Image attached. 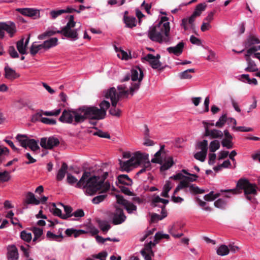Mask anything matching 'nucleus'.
Listing matches in <instances>:
<instances>
[{
  "label": "nucleus",
  "mask_w": 260,
  "mask_h": 260,
  "mask_svg": "<svg viewBox=\"0 0 260 260\" xmlns=\"http://www.w3.org/2000/svg\"><path fill=\"white\" fill-rule=\"evenodd\" d=\"M233 139H223L221 141V145L223 147H226L228 149L232 148L233 144L232 143Z\"/></svg>",
  "instance_id": "nucleus-50"
},
{
  "label": "nucleus",
  "mask_w": 260,
  "mask_h": 260,
  "mask_svg": "<svg viewBox=\"0 0 260 260\" xmlns=\"http://www.w3.org/2000/svg\"><path fill=\"white\" fill-rule=\"evenodd\" d=\"M60 143L58 138L54 137H43L40 140V146L44 149L51 150Z\"/></svg>",
  "instance_id": "nucleus-10"
},
{
  "label": "nucleus",
  "mask_w": 260,
  "mask_h": 260,
  "mask_svg": "<svg viewBox=\"0 0 260 260\" xmlns=\"http://www.w3.org/2000/svg\"><path fill=\"white\" fill-rule=\"evenodd\" d=\"M189 191L193 194H201L205 192L204 189L200 188L194 184H190L189 186Z\"/></svg>",
  "instance_id": "nucleus-39"
},
{
  "label": "nucleus",
  "mask_w": 260,
  "mask_h": 260,
  "mask_svg": "<svg viewBox=\"0 0 260 260\" xmlns=\"http://www.w3.org/2000/svg\"><path fill=\"white\" fill-rule=\"evenodd\" d=\"M100 109H99L102 114L105 116H106L107 110L110 107V104L109 102L104 100L99 105Z\"/></svg>",
  "instance_id": "nucleus-29"
},
{
  "label": "nucleus",
  "mask_w": 260,
  "mask_h": 260,
  "mask_svg": "<svg viewBox=\"0 0 260 260\" xmlns=\"http://www.w3.org/2000/svg\"><path fill=\"white\" fill-rule=\"evenodd\" d=\"M117 180L119 184L127 186H131L133 184L132 180L127 175L121 174L117 176Z\"/></svg>",
  "instance_id": "nucleus-24"
},
{
  "label": "nucleus",
  "mask_w": 260,
  "mask_h": 260,
  "mask_svg": "<svg viewBox=\"0 0 260 260\" xmlns=\"http://www.w3.org/2000/svg\"><path fill=\"white\" fill-rule=\"evenodd\" d=\"M16 139L22 147L27 148L28 140L30 139L26 135L18 134L16 137Z\"/></svg>",
  "instance_id": "nucleus-27"
},
{
  "label": "nucleus",
  "mask_w": 260,
  "mask_h": 260,
  "mask_svg": "<svg viewBox=\"0 0 260 260\" xmlns=\"http://www.w3.org/2000/svg\"><path fill=\"white\" fill-rule=\"evenodd\" d=\"M214 204L217 208H223L226 205V202L222 199H219L216 201Z\"/></svg>",
  "instance_id": "nucleus-62"
},
{
  "label": "nucleus",
  "mask_w": 260,
  "mask_h": 260,
  "mask_svg": "<svg viewBox=\"0 0 260 260\" xmlns=\"http://www.w3.org/2000/svg\"><path fill=\"white\" fill-rule=\"evenodd\" d=\"M105 97L106 99H110L111 101V107H116L117 102L119 101L117 95V91L115 87H111L107 90L105 94Z\"/></svg>",
  "instance_id": "nucleus-14"
},
{
  "label": "nucleus",
  "mask_w": 260,
  "mask_h": 260,
  "mask_svg": "<svg viewBox=\"0 0 260 260\" xmlns=\"http://www.w3.org/2000/svg\"><path fill=\"white\" fill-rule=\"evenodd\" d=\"M43 49L42 44L37 45L33 43L30 48V53L32 56H35L39 51Z\"/></svg>",
  "instance_id": "nucleus-32"
},
{
  "label": "nucleus",
  "mask_w": 260,
  "mask_h": 260,
  "mask_svg": "<svg viewBox=\"0 0 260 260\" xmlns=\"http://www.w3.org/2000/svg\"><path fill=\"white\" fill-rule=\"evenodd\" d=\"M110 217L112 218V223L114 225L121 224L126 219L123 209L119 207H116L115 211L110 214Z\"/></svg>",
  "instance_id": "nucleus-11"
},
{
  "label": "nucleus",
  "mask_w": 260,
  "mask_h": 260,
  "mask_svg": "<svg viewBox=\"0 0 260 260\" xmlns=\"http://www.w3.org/2000/svg\"><path fill=\"white\" fill-rule=\"evenodd\" d=\"M198 146L201 149V151L207 152L208 150V141L204 140L198 144Z\"/></svg>",
  "instance_id": "nucleus-51"
},
{
  "label": "nucleus",
  "mask_w": 260,
  "mask_h": 260,
  "mask_svg": "<svg viewBox=\"0 0 260 260\" xmlns=\"http://www.w3.org/2000/svg\"><path fill=\"white\" fill-rule=\"evenodd\" d=\"M5 31L9 34L10 37H13L17 32L15 23L12 21L0 22V39L4 38Z\"/></svg>",
  "instance_id": "nucleus-8"
},
{
  "label": "nucleus",
  "mask_w": 260,
  "mask_h": 260,
  "mask_svg": "<svg viewBox=\"0 0 260 260\" xmlns=\"http://www.w3.org/2000/svg\"><path fill=\"white\" fill-rule=\"evenodd\" d=\"M98 223L100 229L104 233L107 232L111 228V225L106 221L100 220Z\"/></svg>",
  "instance_id": "nucleus-40"
},
{
  "label": "nucleus",
  "mask_w": 260,
  "mask_h": 260,
  "mask_svg": "<svg viewBox=\"0 0 260 260\" xmlns=\"http://www.w3.org/2000/svg\"><path fill=\"white\" fill-rule=\"evenodd\" d=\"M257 186L255 184L251 183L248 180L245 178L240 179L236 185V187L233 189H221L220 192L231 193L233 194H239L244 191L245 198L252 202L255 201L254 196L257 194Z\"/></svg>",
  "instance_id": "nucleus-4"
},
{
  "label": "nucleus",
  "mask_w": 260,
  "mask_h": 260,
  "mask_svg": "<svg viewBox=\"0 0 260 260\" xmlns=\"http://www.w3.org/2000/svg\"><path fill=\"white\" fill-rule=\"evenodd\" d=\"M81 111L82 116L84 118V121L89 118L93 120H101L104 119L105 116L95 106H83L81 107Z\"/></svg>",
  "instance_id": "nucleus-7"
},
{
  "label": "nucleus",
  "mask_w": 260,
  "mask_h": 260,
  "mask_svg": "<svg viewBox=\"0 0 260 260\" xmlns=\"http://www.w3.org/2000/svg\"><path fill=\"white\" fill-rule=\"evenodd\" d=\"M8 52L12 58H18L19 54L16 50L15 47L11 46L9 47Z\"/></svg>",
  "instance_id": "nucleus-55"
},
{
  "label": "nucleus",
  "mask_w": 260,
  "mask_h": 260,
  "mask_svg": "<svg viewBox=\"0 0 260 260\" xmlns=\"http://www.w3.org/2000/svg\"><path fill=\"white\" fill-rule=\"evenodd\" d=\"M171 182L170 181H167L164 186V190L161 193V196L165 198H169V192L171 189L172 187L171 186Z\"/></svg>",
  "instance_id": "nucleus-35"
},
{
  "label": "nucleus",
  "mask_w": 260,
  "mask_h": 260,
  "mask_svg": "<svg viewBox=\"0 0 260 260\" xmlns=\"http://www.w3.org/2000/svg\"><path fill=\"white\" fill-rule=\"evenodd\" d=\"M174 163L173 158L172 157H170L168 158L167 160L165 161L161 165L160 169L162 171H166L170 168L173 165Z\"/></svg>",
  "instance_id": "nucleus-34"
},
{
  "label": "nucleus",
  "mask_w": 260,
  "mask_h": 260,
  "mask_svg": "<svg viewBox=\"0 0 260 260\" xmlns=\"http://www.w3.org/2000/svg\"><path fill=\"white\" fill-rule=\"evenodd\" d=\"M68 165L66 162L62 164L60 169L58 170L56 175V179L57 181H61L64 177L68 169Z\"/></svg>",
  "instance_id": "nucleus-26"
},
{
  "label": "nucleus",
  "mask_w": 260,
  "mask_h": 260,
  "mask_svg": "<svg viewBox=\"0 0 260 260\" xmlns=\"http://www.w3.org/2000/svg\"><path fill=\"white\" fill-rule=\"evenodd\" d=\"M216 253L218 255L224 256L229 253V247L224 244L221 245L217 249Z\"/></svg>",
  "instance_id": "nucleus-31"
},
{
  "label": "nucleus",
  "mask_w": 260,
  "mask_h": 260,
  "mask_svg": "<svg viewBox=\"0 0 260 260\" xmlns=\"http://www.w3.org/2000/svg\"><path fill=\"white\" fill-rule=\"evenodd\" d=\"M109 113L111 115L119 117L121 115V111L118 107H111L109 110Z\"/></svg>",
  "instance_id": "nucleus-48"
},
{
  "label": "nucleus",
  "mask_w": 260,
  "mask_h": 260,
  "mask_svg": "<svg viewBox=\"0 0 260 260\" xmlns=\"http://www.w3.org/2000/svg\"><path fill=\"white\" fill-rule=\"evenodd\" d=\"M259 43L260 40L258 38L253 35H250L245 40L244 45L245 48H248Z\"/></svg>",
  "instance_id": "nucleus-21"
},
{
  "label": "nucleus",
  "mask_w": 260,
  "mask_h": 260,
  "mask_svg": "<svg viewBox=\"0 0 260 260\" xmlns=\"http://www.w3.org/2000/svg\"><path fill=\"white\" fill-rule=\"evenodd\" d=\"M16 47L19 52L21 54H26V47L24 45V39L22 38L16 43Z\"/></svg>",
  "instance_id": "nucleus-30"
},
{
  "label": "nucleus",
  "mask_w": 260,
  "mask_h": 260,
  "mask_svg": "<svg viewBox=\"0 0 260 260\" xmlns=\"http://www.w3.org/2000/svg\"><path fill=\"white\" fill-rule=\"evenodd\" d=\"M59 120L63 123H73L74 125L82 123L84 121V118L82 116L81 108L76 110L64 109Z\"/></svg>",
  "instance_id": "nucleus-5"
},
{
  "label": "nucleus",
  "mask_w": 260,
  "mask_h": 260,
  "mask_svg": "<svg viewBox=\"0 0 260 260\" xmlns=\"http://www.w3.org/2000/svg\"><path fill=\"white\" fill-rule=\"evenodd\" d=\"M43 115V111L40 110L39 112H37L35 114L33 115L31 117V121L32 122H35L38 121H41V119Z\"/></svg>",
  "instance_id": "nucleus-56"
},
{
  "label": "nucleus",
  "mask_w": 260,
  "mask_h": 260,
  "mask_svg": "<svg viewBox=\"0 0 260 260\" xmlns=\"http://www.w3.org/2000/svg\"><path fill=\"white\" fill-rule=\"evenodd\" d=\"M156 243L155 242L146 244L144 248L141 250V253L144 257L145 260H151V256H153L154 254L152 249V246H154Z\"/></svg>",
  "instance_id": "nucleus-13"
},
{
  "label": "nucleus",
  "mask_w": 260,
  "mask_h": 260,
  "mask_svg": "<svg viewBox=\"0 0 260 260\" xmlns=\"http://www.w3.org/2000/svg\"><path fill=\"white\" fill-rule=\"evenodd\" d=\"M31 231L34 234V236L38 237L39 238L42 235L43 233L42 229L37 227H32L31 228Z\"/></svg>",
  "instance_id": "nucleus-61"
},
{
  "label": "nucleus",
  "mask_w": 260,
  "mask_h": 260,
  "mask_svg": "<svg viewBox=\"0 0 260 260\" xmlns=\"http://www.w3.org/2000/svg\"><path fill=\"white\" fill-rule=\"evenodd\" d=\"M5 77L9 80H14L19 77L20 75L9 66L5 68Z\"/></svg>",
  "instance_id": "nucleus-22"
},
{
  "label": "nucleus",
  "mask_w": 260,
  "mask_h": 260,
  "mask_svg": "<svg viewBox=\"0 0 260 260\" xmlns=\"http://www.w3.org/2000/svg\"><path fill=\"white\" fill-rule=\"evenodd\" d=\"M194 72L195 70L194 69H189L180 73L178 74V76L181 79H190L192 78V76L190 73H193Z\"/></svg>",
  "instance_id": "nucleus-28"
},
{
  "label": "nucleus",
  "mask_w": 260,
  "mask_h": 260,
  "mask_svg": "<svg viewBox=\"0 0 260 260\" xmlns=\"http://www.w3.org/2000/svg\"><path fill=\"white\" fill-rule=\"evenodd\" d=\"M164 153L159 150L156 152L154 155L155 157L152 158L151 161L153 163H156L161 165L163 163L162 158L161 155Z\"/></svg>",
  "instance_id": "nucleus-41"
},
{
  "label": "nucleus",
  "mask_w": 260,
  "mask_h": 260,
  "mask_svg": "<svg viewBox=\"0 0 260 260\" xmlns=\"http://www.w3.org/2000/svg\"><path fill=\"white\" fill-rule=\"evenodd\" d=\"M220 147V144L218 141L214 140L212 141L209 145V150L211 152H214Z\"/></svg>",
  "instance_id": "nucleus-43"
},
{
  "label": "nucleus",
  "mask_w": 260,
  "mask_h": 260,
  "mask_svg": "<svg viewBox=\"0 0 260 260\" xmlns=\"http://www.w3.org/2000/svg\"><path fill=\"white\" fill-rule=\"evenodd\" d=\"M184 47V43L183 42H180L174 47H170L167 48V50L170 53H172L175 55L179 56L182 53Z\"/></svg>",
  "instance_id": "nucleus-20"
},
{
  "label": "nucleus",
  "mask_w": 260,
  "mask_h": 260,
  "mask_svg": "<svg viewBox=\"0 0 260 260\" xmlns=\"http://www.w3.org/2000/svg\"><path fill=\"white\" fill-rule=\"evenodd\" d=\"M170 23H165L158 22L157 24L152 26L148 31V37L152 41L160 44L168 43L170 41Z\"/></svg>",
  "instance_id": "nucleus-2"
},
{
  "label": "nucleus",
  "mask_w": 260,
  "mask_h": 260,
  "mask_svg": "<svg viewBox=\"0 0 260 260\" xmlns=\"http://www.w3.org/2000/svg\"><path fill=\"white\" fill-rule=\"evenodd\" d=\"M64 13L63 10H53L50 13L52 19H55L59 16Z\"/></svg>",
  "instance_id": "nucleus-59"
},
{
  "label": "nucleus",
  "mask_w": 260,
  "mask_h": 260,
  "mask_svg": "<svg viewBox=\"0 0 260 260\" xmlns=\"http://www.w3.org/2000/svg\"><path fill=\"white\" fill-rule=\"evenodd\" d=\"M67 182L70 185H73L76 183L75 187L78 188L77 187V184L79 182V180L78 181L77 179L71 174H67Z\"/></svg>",
  "instance_id": "nucleus-45"
},
{
  "label": "nucleus",
  "mask_w": 260,
  "mask_h": 260,
  "mask_svg": "<svg viewBox=\"0 0 260 260\" xmlns=\"http://www.w3.org/2000/svg\"><path fill=\"white\" fill-rule=\"evenodd\" d=\"M10 179L9 173L5 171L3 172H0V182H5Z\"/></svg>",
  "instance_id": "nucleus-47"
},
{
  "label": "nucleus",
  "mask_w": 260,
  "mask_h": 260,
  "mask_svg": "<svg viewBox=\"0 0 260 260\" xmlns=\"http://www.w3.org/2000/svg\"><path fill=\"white\" fill-rule=\"evenodd\" d=\"M46 237L49 239L58 242H60L63 238V236L62 235L61 233L58 235H56L50 231L47 232Z\"/></svg>",
  "instance_id": "nucleus-38"
},
{
  "label": "nucleus",
  "mask_w": 260,
  "mask_h": 260,
  "mask_svg": "<svg viewBox=\"0 0 260 260\" xmlns=\"http://www.w3.org/2000/svg\"><path fill=\"white\" fill-rule=\"evenodd\" d=\"M58 44V39L57 38H52L45 41L42 45L45 50H48L52 47L56 46Z\"/></svg>",
  "instance_id": "nucleus-23"
},
{
  "label": "nucleus",
  "mask_w": 260,
  "mask_h": 260,
  "mask_svg": "<svg viewBox=\"0 0 260 260\" xmlns=\"http://www.w3.org/2000/svg\"><path fill=\"white\" fill-rule=\"evenodd\" d=\"M207 153V152L200 151L196 153L194 155V157L196 159L203 162L205 161Z\"/></svg>",
  "instance_id": "nucleus-49"
},
{
  "label": "nucleus",
  "mask_w": 260,
  "mask_h": 260,
  "mask_svg": "<svg viewBox=\"0 0 260 260\" xmlns=\"http://www.w3.org/2000/svg\"><path fill=\"white\" fill-rule=\"evenodd\" d=\"M16 10L24 16L30 17L36 16L39 14V10L33 8H18Z\"/></svg>",
  "instance_id": "nucleus-19"
},
{
  "label": "nucleus",
  "mask_w": 260,
  "mask_h": 260,
  "mask_svg": "<svg viewBox=\"0 0 260 260\" xmlns=\"http://www.w3.org/2000/svg\"><path fill=\"white\" fill-rule=\"evenodd\" d=\"M124 22L128 27L132 28L136 26V18L125 16L124 17Z\"/></svg>",
  "instance_id": "nucleus-37"
},
{
  "label": "nucleus",
  "mask_w": 260,
  "mask_h": 260,
  "mask_svg": "<svg viewBox=\"0 0 260 260\" xmlns=\"http://www.w3.org/2000/svg\"><path fill=\"white\" fill-rule=\"evenodd\" d=\"M258 50L257 46H252L248 48L246 51V54L245 55H248V56L250 57L251 55L256 53V52Z\"/></svg>",
  "instance_id": "nucleus-63"
},
{
  "label": "nucleus",
  "mask_w": 260,
  "mask_h": 260,
  "mask_svg": "<svg viewBox=\"0 0 260 260\" xmlns=\"http://www.w3.org/2000/svg\"><path fill=\"white\" fill-rule=\"evenodd\" d=\"M142 158L137 162L136 166L143 165L142 168L137 173L139 175L147 170H150L151 168V165L148 159V154L141 153Z\"/></svg>",
  "instance_id": "nucleus-12"
},
{
  "label": "nucleus",
  "mask_w": 260,
  "mask_h": 260,
  "mask_svg": "<svg viewBox=\"0 0 260 260\" xmlns=\"http://www.w3.org/2000/svg\"><path fill=\"white\" fill-rule=\"evenodd\" d=\"M41 121L43 123L48 125H55L56 123V121L55 119L45 117L41 118Z\"/></svg>",
  "instance_id": "nucleus-60"
},
{
  "label": "nucleus",
  "mask_w": 260,
  "mask_h": 260,
  "mask_svg": "<svg viewBox=\"0 0 260 260\" xmlns=\"http://www.w3.org/2000/svg\"><path fill=\"white\" fill-rule=\"evenodd\" d=\"M20 237L23 240L26 242H29L32 238L31 233H27L25 231H22L20 233Z\"/></svg>",
  "instance_id": "nucleus-46"
},
{
  "label": "nucleus",
  "mask_w": 260,
  "mask_h": 260,
  "mask_svg": "<svg viewBox=\"0 0 260 260\" xmlns=\"http://www.w3.org/2000/svg\"><path fill=\"white\" fill-rule=\"evenodd\" d=\"M131 79L133 81H136L137 83H132L129 88V92L133 95L134 92L140 88L141 82L144 77L143 70L139 67H136L133 68L131 71Z\"/></svg>",
  "instance_id": "nucleus-6"
},
{
  "label": "nucleus",
  "mask_w": 260,
  "mask_h": 260,
  "mask_svg": "<svg viewBox=\"0 0 260 260\" xmlns=\"http://www.w3.org/2000/svg\"><path fill=\"white\" fill-rule=\"evenodd\" d=\"M125 209L126 210L128 213H132L133 211L137 210V206L133 204L128 202L125 206Z\"/></svg>",
  "instance_id": "nucleus-53"
},
{
  "label": "nucleus",
  "mask_w": 260,
  "mask_h": 260,
  "mask_svg": "<svg viewBox=\"0 0 260 260\" xmlns=\"http://www.w3.org/2000/svg\"><path fill=\"white\" fill-rule=\"evenodd\" d=\"M76 22L74 21L73 15L69 16V20L67 25L61 30H57L55 28L52 29H48L45 32L39 35L38 37L39 40H44L47 38L52 36L56 34H61L65 37L72 40H76L78 39V34L77 29H72L75 26Z\"/></svg>",
  "instance_id": "nucleus-3"
},
{
  "label": "nucleus",
  "mask_w": 260,
  "mask_h": 260,
  "mask_svg": "<svg viewBox=\"0 0 260 260\" xmlns=\"http://www.w3.org/2000/svg\"><path fill=\"white\" fill-rule=\"evenodd\" d=\"M95 136H98L101 138L110 139V136L107 132H104L101 130L98 129L96 132L93 133Z\"/></svg>",
  "instance_id": "nucleus-54"
},
{
  "label": "nucleus",
  "mask_w": 260,
  "mask_h": 260,
  "mask_svg": "<svg viewBox=\"0 0 260 260\" xmlns=\"http://www.w3.org/2000/svg\"><path fill=\"white\" fill-rule=\"evenodd\" d=\"M25 203L27 204L39 205L40 203L39 200L37 199L33 193L28 192L26 195Z\"/></svg>",
  "instance_id": "nucleus-25"
},
{
  "label": "nucleus",
  "mask_w": 260,
  "mask_h": 260,
  "mask_svg": "<svg viewBox=\"0 0 260 260\" xmlns=\"http://www.w3.org/2000/svg\"><path fill=\"white\" fill-rule=\"evenodd\" d=\"M207 7L206 4L204 3H200L198 4L194 10L193 13H197L198 16H200L202 11H204Z\"/></svg>",
  "instance_id": "nucleus-44"
},
{
  "label": "nucleus",
  "mask_w": 260,
  "mask_h": 260,
  "mask_svg": "<svg viewBox=\"0 0 260 260\" xmlns=\"http://www.w3.org/2000/svg\"><path fill=\"white\" fill-rule=\"evenodd\" d=\"M233 129L236 131L243 132H248L253 131V128L251 127H246L245 126H233Z\"/></svg>",
  "instance_id": "nucleus-57"
},
{
  "label": "nucleus",
  "mask_w": 260,
  "mask_h": 260,
  "mask_svg": "<svg viewBox=\"0 0 260 260\" xmlns=\"http://www.w3.org/2000/svg\"><path fill=\"white\" fill-rule=\"evenodd\" d=\"M7 257L8 260H18L19 253L18 249L15 245H10L7 247Z\"/></svg>",
  "instance_id": "nucleus-16"
},
{
  "label": "nucleus",
  "mask_w": 260,
  "mask_h": 260,
  "mask_svg": "<svg viewBox=\"0 0 260 260\" xmlns=\"http://www.w3.org/2000/svg\"><path fill=\"white\" fill-rule=\"evenodd\" d=\"M204 136H210L212 139L221 138L223 137V133L221 131L216 129H209L208 127L206 126Z\"/></svg>",
  "instance_id": "nucleus-17"
},
{
  "label": "nucleus",
  "mask_w": 260,
  "mask_h": 260,
  "mask_svg": "<svg viewBox=\"0 0 260 260\" xmlns=\"http://www.w3.org/2000/svg\"><path fill=\"white\" fill-rule=\"evenodd\" d=\"M108 173L105 172L103 174L102 178L99 176H91V173L84 171L79 182L77 184L78 188L85 189V193L86 195L94 196L102 187L103 183L108 177Z\"/></svg>",
  "instance_id": "nucleus-1"
},
{
  "label": "nucleus",
  "mask_w": 260,
  "mask_h": 260,
  "mask_svg": "<svg viewBox=\"0 0 260 260\" xmlns=\"http://www.w3.org/2000/svg\"><path fill=\"white\" fill-rule=\"evenodd\" d=\"M107 255V252L105 251H104L99 253L98 254H93L92 255V256L93 258H99L100 260H105L104 258H105Z\"/></svg>",
  "instance_id": "nucleus-64"
},
{
  "label": "nucleus",
  "mask_w": 260,
  "mask_h": 260,
  "mask_svg": "<svg viewBox=\"0 0 260 260\" xmlns=\"http://www.w3.org/2000/svg\"><path fill=\"white\" fill-rule=\"evenodd\" d=\"M9 150L6 147L0 146V164L6 160L5 156H8Z\"/></svg>",
  "instance_id": "nucleus-33"
},
{
  "label": "nucleus",
  "mask_w": 260,
  "mask_h": 260,
  "mask_svg": "<svg viewBox=\"0 0 260 260\" xmlns=\"http://www.w3.org/2000/svg\"><path fill=\"white\" fill-rule=\"evenodd\" d=\"M27 147L34 152L40 149L37 141L33 139L28 140Z\"/></svg>",
  "instance_id": "nucleus-42"
},
{
  "label": "nucleus",
  "mask_w": 260,
  "mask_h": 260,
  "mask_svg": "<svg viewBox=\"0 0 260 260\" xmlns=\"http://www.w3.org/2000/svg\"><path fill=\"white\" fill-rule=\"evenodd\" d=\"M228 120V118L227 117L226 114H223L220 118L216 122L215 125L219 128L222 127L225 122Z\"/></svg>",
  "instance_id": "nucleus-36"
},
{
  "label": "nucleus",
  "mask_w": 260,
  "mask_h": 260,
  "mask_svg": "<svg viewBox=\"0 0 260 260\" xmlns=\"http://www.w3.org/2000/svg\"><path fill=\"white\" fill-rule=\"evenodd\" d=\"M116 200H117V203L118 204L122 205L124 206H125V205L126 204H127V203L128 202L126 200L124 199L122 196L120 195V194H117L116 196Z\"/></svg>",
  "instance_id": "nucleus-58"
},
{
  "label": "nucleus",
  "mask_w": 260,
  "mask_h": 260,
  "mask_svg": "<svg viewBox=\"0 0 260 260\" xmlns=\"http://www.w3.org/2000/svg\"><path fill=\"white\" fill-rule=\"evenodd\" d=\"M141 152L138 151L134 154L131 158L126 161H123L119 159V164L121 171L129 172L131 171V167L136 166L138 161L142 158Z\"/></svg>",
  "instance_id": "nucleus-9"
},
{
  "label": "nucleus",
  "mask_w": 260,
  "mask_h": 260,
  "mask_svg": "<svg viewBox=\"0 0 260 260\" xmlns=\"http://www.w3.org/2000/svg\"><path fill=\"white\" fill-rule=\"evenodd\" d=\"M244 57L247 62V67L245 69V71L248 72H255L258 71L257 66L255 61L251 59L248 55H245Z\"/></svg>",
  "instance_id": "nucleus-18"
},
{
  "label": "nucleus",
  "mask_w": 260,
  "mask_h": 260,
  "mask_svg": "<svg viewBox=\"0 0 260 260\" xmlns=\"http://www.w3.org/2000/svg\"><path fill=\"white\" fill-rule=\"evenodd\" d=\"M107 197V194L99 195L93 198L92 200V202L94 204H98L103 202Z\"/></svg>",
  "instance_id": "nucleus-52"
},
{
  "label": "nucleus",
  "mask_w": 260,
  "mask_h": 260,
  "mask_svg": "<svg viewBox=\"0 0 260 260\" xmlns=\"http://www.w3.org/2000/svg\"><path fill=\"white\" fill-rule=\"evenodd\" d=\"M143 59L148 61L153 69H159L160 71H162L165 69V67H161V63L159 60L155 59L154 55L153 54H148Z\"/></svg>",
  "instance_id": "nucleus-15"
}]
</instances>
